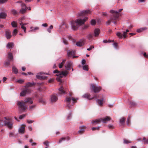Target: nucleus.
Here are the masks:
<instances>
[{"mask_svg": "<svg viewBox=\"0 0 148 148\" xmlns=\"http://www.w3.org/2000/svg\"><path fill=\"white\" fill-rule=\"evenodd\" d=\"M88 19V17H85L83 19L78 18L75 21H71V24L72 29L74 30H77L80 26L84 24Z\"/></svg>", "mask_w": 148, "mask_h": 148, "instance_id": "f03ea898", "label": "nucleus"}, {"mask_svg": "<svg viewBox=\"0 0 148 148\" xmlns=\"http://www.w3.org/2000/svg\"><path fill=\"white\" fill-rule=\"evenodd\" d=\"M93 34H89L86 36L87 38L89 40H92L93 38Z\"/></svg>", "mask_w": 148, "mask_h": 148, "instance_id": "bb28decb", "label": "nucleus"}, {"mask_svg": "<svg viewBox=\"0 0 148 148\" xmlns=\"http://www.w3.org/2000/svg\"><path fill=\"white\" fill-rule=\"evenodd\" d=\"M17 30L16 29H15L14 30L13 32V35L14 36H15L16 35V34L17 33Z\"/></svg>", "mask_w": 148, "mask_h": 148, "instance_id": "a18cd8bd", "label": "nucleus"}, {"mask_svg": "<svg viewBox=\"0 0 148 148\" xmlns=\"http://www.w3.org/2000/svg\"><path fill=\"white\" fill-rule=\"evenodd\" d=\"M127 33H126L125 32H123V34L120 32H118L116 33V36L119 38H122L123 36L124 37V38H126L127 37Z\"/></svg>", "mask_w": 148, "mask_h": 148, "instance_id": "9b49d317", "label": "nucleus"}, {"mask_svg": "<svg viewBox=\"0 0 148 148\" xmlns=\"http://www.w3.org/2000/svg\"><path fill=\"white\" fill-rule=\"evenodd\" d=\"M123 9H121L119 10V12L114 10H111L110 12L112 14L110 16V18L106 22L107 25H110L111 22L115 24H116V22L119 21V18L120 14L119 12H121Z\"/></svg>", "mask_w": 148, "mask_h": 148, "instance_id": "f257e3e1", "label": "nucleus"}, {"mask_svg": "<svg viewBox=\"0 0 148 148\" xmlns=\"http://www.w3.org/2000/svg\"><path fill=\"white\" fill-rule=\"evenodd\" d=\"M60 72L57 70H56L53 71V73H54L59 74Z\"/></svg>", "mask_w": 148, "mask_h": 148, "instance_id": "680f3d73", "label": "nucleus"}, {"mask_svg": "<svg viewBox=\"0 0 148 148\" xmlns=\"http://www.w3.org/2000/svg\"><path fill=\"white\" fill-rule=\"evenodd\" d=\"M53 28V26L52 25H51L47 29L48 31L50 33L51 32V29Z\"/></svg>", "mask_w": 148, "mask_h": 148, "instance_id": "c03bdc74", "label": "nucleus"}, {"mask_svg": "<svg viewBox=\"0 0 148 148\" xmlns=\"http://www.w3.org/2000/svg\"><path fill=\"white\" fill-rule=\"evenodd\" d=\"M97 102L98 105L100 106H102L103 105V99H98L97 100Z\"/></svg>", "mask_w": 148, "mask_h": 148, "instance_id": "5701e85b", "label": "nucleus"}, {"mask_svg": "<svg viewBox=\"0 0 148 148\" xmlns=\"http://www.w3.org/2000/svg\"><path fill=\"white\" fill-rule=\"evenodd\" d=\"M21 6L22 8H27L26 5L24 3H22Z\"/></svg>", "mask_w": 148, "mask_h": 148, "instance_id": "338daca9", "label": "nucleus"}, {"mask_svg": "<svg viewBox=\"0 0 148 148\" xmlns=\"http://www.w3.org/2000/svg\"><path fill=\"white\" fill-rule=\"evenodd\" d=\"M71 100L73 101V103H75L77 102V99H75L73 97H69V96L66 97L65 101L67 103L66 106L68 109H70L71 107L70 102Z\"/></svg>", "mask_w": 148, "mask_h": 148, "instance_id": "423d86ee", "label": "nucleus"}, {"mask_svg": "<svg viewBox=\"0 0 148 148\" xmlns=\"http://www.w3.org/2000/svg\"><path fill=\"white\" fill-rule=\"evenodd\" d=\"M61 73L63 76H66L69 73V72L67 71H62Z\"/></svg>", "mask_w": 148, "mask_h": 148, "instance_id": "e433bc0d", "label": "nucleus"}, {"mask_svg": "<svg viewBox=\"0 0 148 148\" xmlns=\"http://www.w3.org/2000/svg\"><path fill=\"white\" fill-rule=\"evenodd\" d=\"M89 25H86L84 26L82 28L83 29H87L89 27Z\"/></svg>", "mask_w": 148, "mask_h": 148, "instance_id": "6e6d98bb", "label": "nucleus"}, {"mask_svg": "<svg viewBox=\"0 0 148 148\" xmlns=\"http://www.w3.org/2000/svg\"><path fill=\"white\" fill-rule=\"evenodd\" d=\"M131 117L130 116H129L127 119V125L130 126V119Z\"/></svg>", "mask_w": 148, "mask_h": 148, "instance_id": "72a5a7b5", "label": "nucleus"}, {"mask_svg": "<svg viewBox=\"0 0 148 148\" xmlns=\"http://www.w3.org/2000/svg\"><path fill=\"white\" fill-rule=\"evenodd\" d=\"M76 44L77 46L79 47H81L83 45V43L81 42H77Z\"/></svg>", "mask_w": 148, "mask_h": 148, "instance_id": "ea45409f", "label": "nucleus"}, {"mask_svg": "<svg viewBox=\"0 0 148 148\" xmlns=\"http://www.w3.org/2000/svg\"><path fill=\"white\" fill-rule=\"evenodd\" d=\"M66 139L67 140H69V137L62 138H61V139H60V140L59 141V143H61L62 141Z\"/></svg>", "mask_w": 148, "mask_h": 148, "instance_id": "f704fd0d", "label": "nucleus"}, {"mask_svg": "<svg viewBox=\"0 0 148 148\" xmlns=\"http://www.w3.org/2000/svg\"><path fill=\"white\" fill-rule=\"evenodd\" d=\"M113 46L116 48H117L118 47V44L116 42H114L113 44Z\"/></svg>", "mask_w": 148, "mask_h": 148, "instance_id": "864d4df0", "label": "nucleus"}, {"mask_svg": "<svg viewBox=\"0 0 148 148\" xmlns=\"http://www.w3.org/2000/svg\"><path fill=\"white\" fill-rule=\"evenodd\" d=\"M86 61L84 59H83L82 60V64L83 65H84L86 63Z\"/></svg>", "mask_w": 148, "mask_h": 148, "instance_id": "e2e57ef3", "label": "nucleus"}, {"mask_svg": "<svg viewBox=\"0 0 148 148\" xmlns=\"http://www.w3.org/2000/svg\"><path fill=\"white\" fill-rule=\"evenodd\" d=\"M4 124L3 125L7 126L10 129H11L13 127V123L9 118H7L6 117H4V120L3 121Z\"/></svg>", "mask_w": 148, "mask_h": 148, "instance_id": "39448f33", "label": "nucleus"}, {"mask_svg": "<svg viewBox=\"0 0 148 148\" xmlns=\"http://www.w3.org/2000/svg\"><path fill=\"white\" fill-rule=\"evenodd\" d=\"M34 122V121L31 120H28L27 121V122L28 123H32Z\"/></svg>", "mask_w": 148, "mask_h": 148, "instance_id": "69168bd1", "label": "nucleus"}, {"mask_svg": "<svg viewBox=\"0 0 148 148\" xmlns=\"http://www.w3.org/2000/svg\"><path fill=\"white\" fill-rule=\"evenodd\" d=\"M8 0H0V3L2 4L7 2Z\"/></svg>", "mask_w": 148, "mask_h": 148, "instance_id": "5fc2aeb1", "label": "nucleus"}, {"mask_svg": "<svg viewBox=\"0 0 148 148\" xmlns=\"http://www.w3.org/2000/svg\"><path fill=\"white\" fill-rule=\"evenodd\" d=\"M100 127H93L92 128V131H95V130H99Z\"/></svg>", "mask_w": 148, "mask_h": 148, "instance_id": "de8ad7c7", "label": "nucleus"}, {"mask_svg": "<svg viewBox=\"0 0 148 148\" xmlns=\"http://www.w3.org/2000/svg\"><path fill=\"white\" fill-rule=\"evenodd\" d=\"M66 61V60H64L59 65V67L60 68H61L62 67L63 65L64 64Z\"/></svg>", "mask_w": 148, "mask_h": 148, "instance_id": "c756f323", "label": "nucleus"}, {"mask_svg": "<svg viewBox=\"0 0 148 148\" xmlns=\"http://www.w3.org/2000/svg\"><path fill=\"white\" fill-rule=\"evenodd\" d=\"M83 69L84 70L88 71V66L87 65L83 66Z\"/></svg>", "mask_w": 148, "mask_h": 148, "instance_id": "58836bf2", "label": "nucleus"}, {"mask_svg": "<svg viewBox=\"0 0 148 148\" xmlns=\"http://www.w3.org/2000/svg\"><path fill=\"white\" fill-rule=\"evenodd\" d=\"M100 33V29H95L94 31L95 36H97Z\"/></svg>", "mask_w": 148, "mask_h": 148, "instance_id": "4be33fe9", "label": "nucleus"}, {"mask_svg": "<svg viewBox=\"0 0 148 148\" xmlns=\"http://www.w3.org/2000/svg\"><path fill=\"white\" fill-rule=\"evenodd\" d=\"M17 104L19 108L23 111H24L27 107V106L26 105L25 102L23 101H17Z\"/></svg>", "mask_w": 148, "mask_h": 148, "instance_id": "0eeeda50", "label": "nucleus"}, {"mask_svg": "<svg viewBox=\"0 0 148 148\" xmlns=\"http://www.w3.org/2000/svg\"><path fill=\"white\" fill-rule=\"evenodd\" d=\"M5 36L7 39H9L11 38V33L10 30L8 29L5 30Z\"/></svg>", "mask_w": 148, "mask_h": 148, "instance_id": "4468645a", "label": "nucleus"}, {"mask_svg": "<svg viewBox=\"0 0 148 148\" xmlns=\"http://www.w3.org/2000/svg\"><path fill=\"white\" fill-rule=\"evenodd\" d=\"M49 142L48 141H46L44 142V144L45 145H46L47 147L49 146Z\"/></svg>", "mask_w": 148, "mask_h": 148, "instance_id": "3c124183", "label": "nucleus"}, {"mask_svg": "<svg viewBox=\"0 0 148 148\" xmlns=\"http://www.w3.org/2000/svg\"><path fill=\"white\" fill-rule=\"evenodd\" d=\"M147 29V27H144L140 29H138L137 31L138 33H140V32H142L144 30H145Z\"/></svg>", "mask_w": 148, "mask_h": 148, "instance_id": "7c9ffc66", "label": "nucleus"}, {"mask_svg": "<svg viewBox=\"0 0 148 148\" xmlns=\"http://www.w3.org/2000/svg\"><path fill=\"white\" fill-rule=\"evenodd\" d=\"M11 12L14 15H15L17 13L16 10L14 9H12L11 10Z\"/></svg>", "mask_w": 148, "mask_h": 148, "instance_id": "37998d69", "label": "nucleus"}, {"mask_svg": "<svg viewBox=\"0 0 148 148\" xmlns=\"http://www.w3.org/2000/svg\"><path fill=\"white\" fill-rule=\"evenodd\" d=\"M71 115H72V114L71 113H70L69 114V115H68V116L67 117V119H70L71 117Z\"/></svg>", "mask_w": 148, "mask_h": 148, "instance_id": "774afa93", "label": "nucleus"}, {"mask_svg": "<svg viewBox=\"0 0 148 148\" xmlns=\"http://www.w3.org/2000/svg\"><path fill=\"white\" fill-rule=\"evenodd\" d=\"M86 127L85 126H83L79 127L80 130L78 131V132L82 134L84 133V130L86 129Z\"/></svg>", "mask_w": 148, "mask_h": 148, "instance_id": "dca6fc26", "label": "nucleus"}, {"mask_svg": "<svg viewBox=\"0 0 148 148\" xmlns=\"http://www.w3.org/2000/svg\"><path fill=\"white\" fill-rule=\"evenodd\" d=\"M35 107H36V105H34L31 106L29 107V109L30 110H31L35 108Z\"/></svg>", "mask_w": 148, "mask_h": 148, "instance_id": "13d9d810", "label": "nucleus"}, {"mask_svg": "<svg viewBox=\"0 0 148 148\" xmlns=\"http://www.w3.org/2000/svg\"><path fill=\"white\" fill-rule=\"evenodd\" d=\"M65 93V91L64 90V88L63 86H61L59 89L58 94L60 95H62Z\"/></svg>", "mask_w": 148, "mask_h": 148, "instance_id": "f3484780", "label": "nucleus"}, {"mask_svg": "<svg viewBox=\"0 0 148 148\" xmlns=\"http://www.w3.org/2000/svg\"><path fill=\"white\" fill-rule=\"evenodd\" d=\"M25 125H23L20 128L19 130V132L20 133L23 134L25 133Z\"/></svg>", "mask_w": 148, "mask_h": 148, "instance_id": "a211bd4d", "label": "nucleus"}, {"mask_svg": "<svg viewBox=\"0 0 148 148\" xmlns=\"http://www.w3.org/2000/svg\"><path fill=\"white\" fill-rule=\"evenodd\" d=\"M108 127L110 129H114V127L113 126V125H108Z\"/></svg>", "mask_w": 148, "mask_h": 148, "instance_id": "0e129e2a", "label": "nucleus"}, {"mask_svg": "<svg viewBox=\"0 0 148 148\" xmlns=\"http://www.w3.org/2000/svg\"><path fill=\"white\" fill-rule=\"evenodd\" d=\"M7 16V14L4 12H1L0 13V19H4Z\"/></svg>", "mask_w": 148, "mask_h": 148, "instance_id": "6ab92c4d", "label": "nucleus"}, {"mask_svg": "<svg viewBox=\"0 0 148 148\" xmlns=\"http://www.w3.org/2000/svg\"><path fill=\"white\" fill-rule=\"evenodd\" d=\"M132 141L126 139H124L123 140V143L124 144H127L129 143H131Z\"/></svg>", "mask_w": 148, "mask_h": 148, "instance_id": "4c0bfd02", "label": "nucleus"}, {"mask_svg": "<svg viewBox=\"0 0 148 148\" xmlns=\"http://www.w3.org/2000/svg\"><path fill=\"white\" fill-rule=\"evenodd\" d=\"M63 42L65 44V45L68 44V41L66 40L64 38H63Z\"/></svg>", "mask_w": 148, "mask_h": 148, "instance_id": "4d7b16f0", "label": "nucleus"}, {"mask_svg": "<svg viewBox=\"0 0 148 148\" xmlns=\"http://www.w3.org/2000/svg\"><path fill=\"white\" fill-rule=\"evenodd\" d=\"M24 81L22 79H19L17 81V82L19 83L22 84L24 82Z\"/></svg>", "mask_w": 148, "mask_h": 148, "instance_id": "8fccbe9b", "label": "nucleus"}, {"mask_svg": "<svg viewBox=\"0 0 148 148\" xmlns=\"http://www.w3.org/2000/svg\"><path fill=\"white\" fill-rule=\"evenodd\" d=\"M91 89L93 90L94 92L97 93L99 92L101 89L100 86H96L94 84H92L91 86Z\"/></svg>", "mask_w": 148, "mask_h": 148, "instance_id": "6e6552de", "label": "nucleus"}, {"mask_svg": "<svg viewBox=\"0 0 148 148\" xmlns=\"http://www.w3.org/2000/svg\"><path fill=\"white\" fill-rule=\"evenodd\" d=\"M35 84L34 83H31L29 82L26 83L25 86V88L23 89L22 91L20 93V95L21 96H24L27 94L31 92V89L28 87L35 85Z\"/></svg>", "mask_w": 148, "mask_h": 148, "instance_id": "7ed1b4c3", "label": "nucleus"}, {"mask_svg": "<svg viewBox=\"0 0 148 148\" xmlns=\"http://www.w3.org/2000/svg\"><path fill=\"white\" fill-rule=\"evenodd\" d=\"M111 41L113 42L114 40H103V42H104V43H106L107 42H110Z\"/></svg>", "mask_w": 148, "mask_h": 148, "instance_id": "49530a36", "label": "nucleus"}, {"mask_svg": "<svg viewBox=\"0 0 148 148\" xmlns=\"http://www.w3.org/2000/svg\"><path fill=\"white\" fill-rule=\"evenodd\" d=\"M94 48V46H92L88 48H87V50L88 51H90L93 48Z\"/></svg>", "mask_w": 148, "mask_h": 148, "instance_id": "052dcab7", "label": "nucleus"}, {"mask_svg": "<svg viewBox=\"0 0 148 148\" xmlns=\"http://www.w3.org/2000/svg\"><path fill=\"white\" fill-rule=\"evenodd\" d=\"M39 102L43 104H45L46 103V101L42 98L40 99L39 100Z\"/></svg>", "mask_w": 148, "mask_h": 148, "instance_id": "cd10ccee", "label": "nucleus"}, {"mask_svg": "<svg viewBox=\"0 0 148 148\" xmlns=\"http://www.w3.org/2000/svg\"><path fill=\"white\" fill-rule=\"evenodd\" d=\"M75 52V50H68L67 52V56H75L76 55Z\"/></svg>", "mask_w": 148, "mask_h": 148, "instance_id": "2eb2a0df", "label": "nucleus"}, {"mask_svg": "<svg viewBox=\"0 0 148 148\" xmlns=\"http://www.w3.org/2000/svg\"><path fill=\"white\" fill-rule=\"evenodd\" d=\"M111 118L108 116H107L105 118H101L99 119L94 120L92 121V123L93 124L95 123H99L101 121L103 122V123H106L107 121H110L111 120Z\"/></svg>", "mask_w": 148, "mask_h": 148, "instance_id": "20e7f679", "label": "nucleus"}, {"mask_svg": "<svg viewBox=\"0 0 148 148\" xmlns=\"http://www.w3.org/2000/svg\"><path fill=\"white\" fill-rule=\"evenodd\" d=\"M91 24L92 25H95L96 24V21L95 20L92 19L91 21Z\"/></svg>", "mask_w": 148, "mask_h": 148, "instance_id": "09e8293b", "label": "nucleus"}, {"mask_svg": "<svg viewBox=\"0 0 148 148\" xmlns=\"http://www.w3.org/2000/svg\"><path fill=\"white\" fill-rule=\"evenodd\" d=\"M58 99V97L57 95L53 94L51 96L50 100L51 102L53 103L56 102Z\"/></svg>", "mask_w": 148, "mask_h": 148, "instance_id": "f8f14e48", "label": "nucleus"}, {"mask_svg": "<svg viewBox=\"0 0 148 148\" xmlns=\"http://www.w3.org/2000/svg\"><path fill=\"white\" fill-rule=\"evenodd\" d=\"M14 46V44L12 42H9L7 45V47L9 49H11Z\"/></svg>", "mask_w": 148, "mask_h": 148, "instance_id": "412c9836", "label": "nucleus"}, {"mask_svg": "<svg viewBox=\"0 0 148 148\" xmlns=\"http://www.w3.org/2000/svg\"><path fill=\"white\" fill-rule=\"evenodd\" d=\"M90 94L86 93L84 94V95L83 97H84L88 99L89 100H90Z\"/></svg>", "mask_w": 148, "mask_h": 148, "instance_id": "2f4dec72", "label": "nucleus"}, {"mask_svg": "<svg viewBox=\"0 0 148 148\" xmlns=\"http://www.w3.org/2000/svg\"><path fill=\"white\" fill-rule=\"evenodd\" d=\"M143 142L145 144H148V139H146V138L144 137L143 138Z\"/></svg>", "mask_w": 148, "mask_h": 148, "instance_id": "79ce46f5", "label": "nucleus"}, {"mask_svg": "<svg viewBox=\"0 0 148 148\" xmlns=\"http://www.w3.org/2000/svg\"><path fill=\"white\" fill-rule=\"evenodd\" d=\"M26 116L25 114H22L19 117V119H22L25 116Z\"/></svg>", "mask_w": 148, "mask_h": 148, "instance_id": "bf43d9fd", "label": "nucleus"}, {"mask_svg": "<svg viewBox=\"0 0 148 148\" xmlns=\"http://www.w3.org/2000/svg\"><path fill=\"white\" fill-rule=\"evenodd\" d=\"M36 77L37 78L40 79H45L47 78L46 76H42L40 75H37Z\"/></svg>", "mask_w": 148, "mask_h": 148, "instance_id": "b1692460", "label": "nucleus"}, {"mask_svg": "<svg viewBox=\"0 0 148 148\" xmlns=\"http://www.w3.org/2000/svg\"><path fill=\"white\" fill-rule=\"evenodd\" d=\"M11 25L13 27H16L17 26V23L15 21H13L11 23Z\"/></svg>", "mask_w": 148, "mask_h": 148, "instance_id": "c9c22d12", "label": "nucleus"}, {"mask_svg": "<svg viewBox=\"0 0 148 148\" xmlns=\"http://www.w3.org/2000/svg\"><path fill=\"white\" fill-rule=\"evenodd\" d=\"M26 104L27 103H29L30 104H32L33 103L32 99L31 98H27L25 99V101H24Z\"/></svg>", "mask_w": 148, "mask_h": 148, "instance_id": "aec40b11", "label": "nucleus"}, {"mask_svg": "<svg viewBox=\"0 0 148 148\" xmlns=\"http://www.w3.org/2000/svg\"><path fill=\"white\" fill-rule=\"evenodd\" d=\"M27 9V8H22L20 10V12L22 14H23L26 12Z\"/></svg>", "mask_w": 148, "mask_h": 148, "instance_id": "473e14b6", "label": "nucleus"}, {"mask_svg": "<svg viewBox=\"0 0 148 148\" xmlns=\"http://www.w3.org/2000/svg\"><path fill=\"white\" fill-rule=\"evenodd\" d=\"M12 71L14 73L17 74L18 72L17 69L15 66H13L12 68Z\"/></svg>", "mask_w": 148, "mask_h": 148, "instance_id": "c85d7f7f", "label": "nucleus"}, {"mask_svg": "<svg viewBox=\"0 0 148 148\" xmlns=\"http://www.w3.org/2000/svg\"><path fill=\"white\" fill-rule=\"evenodd\" d=\"M130 104L133 106H135L137 105V103L134 101H131L130 102Z\"/></svg>", "mask_w": 148, "mask_h": 148, "instance_id": "a19ab883", "label": "nucleus"}, {"mask_svg": "<svg viewBox=\"0 0 148 148\" xmlns=\"http://www.w3.org/2000/svg\"><path fill=\"white\" fill-rule=\"evenodd\" d=\"M57 75L58 76V77L61 78L63 77V75H62V73H61V72H60L58 75Z\"/></svg>", "mask_w": 148, "mask_h": 148, "instance_id": "603ef678", "label": "nucleus"}, {"mask_svg": "<svg viewBox=\"0 0 148 148\" xmlns=\"http://www.w3.org/2000/svg\"><path fill=\"white\" fill-rule=\"evenodd\" d=\"M73 63L71 61H67L65 66L66 70H70L73 67Z\"/></svg>", "mask_w": 148, "mask_h": 148, "instance_id": "ddd939ff", "label": "nucleus"}, {"mask_svg": "<svg viewBox=\"0 0 148 148\" xmlns=\"http://www.w3.org/2000/svg\"><path fill=\"white\" fill-rule=\"evenodd\" d=\"M91 12L89 10L82 11L78 14V16H83L87 15L88 14H90Z\"/></svg>", "mask_w": 148, "mask_h": 148, "instance_id": "1a4fd4ad", "label": "nucleus"}, {"mask_svg": "<svg viewBox=\"0 0 148 148\" xmlns=\"http://www.w3.org/2000/svg\"><path fill=\"white\" fill-rule=\"evenodd\" d=\"M13 60V56H8L6 61L4 63V66L5 67L8 66L10 64V62Z\"/></svg>", "mask_w": 148, "mask_h": 148, "instance_id": "9d476101", "label": "nucleus"}, {"mask_svg": "<svg viewBox=\"0 0 148 148\" xmlns=\"http://www.w3.org/2000/svg\"><path fill=\"white\" fill-rule=\"evenodd\" d=\"M20 25L21 26V28L23 29L25 33L26 32V28L24 26V23L22 22H21L20 23Z\"/></svg>", "mask_w": 148, "mask_h": 148, "instance_id": "393cba45", "label": "nucleus"}, {"mask_svg": "<svg viewBox=\"0 0 148 148\" xmlns=\"http://www.w3.org/2000/svg\"><path fill=\"white\" fill-rule=\"evenodd\" d=\"M125 119V118L124 117H123L120 119V122L121 125H124Z\"/></svg>", "mask_w": 148, "mask_h": 148, "instance_id": "a878e982", "label": "nucleus"}]
</instances>
